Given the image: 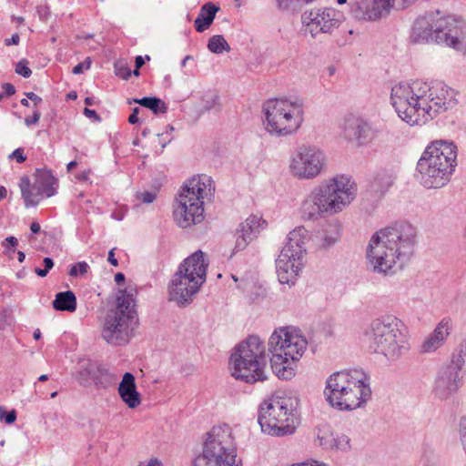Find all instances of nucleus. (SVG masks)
<instances>
[{
  "label": "nucleus",
  "mask_w": 466,
  "mask_h": 466,
  "mask_svg": "<svg viewBox=\"0 0 466 466\" xmlns=\"http://www.w3.org/2000/svg\"><path fill=\"white\" fill-rule=\"evenodd\" d=\"M35 392L36 395H38L40 398H46L47 391L44 390V388H41V386L37 383H35Z\"/></svg>",
  "instance_id": "54"
},
{
  "label": "nucleus",
  "mask_w": 466,
  "mask_h": 466,
  "mask_svg": "<svg viewBox=\"0 0 466 466\" xmlns=\"http://www.w3.org/2000/svg\"><path fill=\"white\" fill-rule=\"evenodd\" d=\"M137 103L150 109L155 115L167 112V104L157 96H144L142 98H133L128 100V104Z\"/></svg>",
  "instance_id": "30"
},
{
  "label": "nucleus",
  "mask_w": 466,
  "mask_h": 466,
  "mask_svg": "<svg viewBox=\"0 0 466 466\" xmlns=\"http://www.w3.org/2000/svg\"><path fill=\"white\" fill-rule=\"evenodd\" d=\"M309 240V231L304 227H299L288 235V241L276 259L277 274L281 284H295L299 272L304 267Z\"/></svg>",
  "instance_id": "15"
},
{
  "label": "nucleus",
  "mask_w": 466,
  "mask_h": 466,
  "mask_svg": "<svg viewBox=\"0 0 466 466\" xmlns=\"http://www.w3.org/2000/svg\"><path fill=\"white\" fill-rule=\"evenodd\" d=\"M463 374L449 368L447 366L442 367L435 381V392L441 398L445 399L451 394L456 392L461 383Z\"/></svg>",
  "instance_id": "23"
},
{
  "label": "nucleus",
  "mask_w": 466,
  "mask_h": 466,
  "mask_svg": "<svg viewBox=\"0 0 466 466\" xmlns=\"http://www.w3.org/2000/svg\"><path fill=\"white\" fill-rule=\"evenodd\" d=\"M125 279H126V277H125V274L122 273V272H117L116 275H115V281L116 284L118 285H121L125 282Z\"/></svg>",
  "instance_id": "60"
},
{
  "label": "nucleus",
  "mask_w": 466,
  "mask_h": 466,
  "mask_svg": "<svg viewBox=\"0 0 466 466\" xmlns=\"http://www.w3.org/2000/svg\"><path fill=\"white\" fill-rule=\"evenodd\" d=\"M299 400L292 397H274L264 400L258 408V422L261 431L272 436L292 434L299 422Z\"/></svg>",
  "instance_id": "12"
},
{
  "label": "nucleus",
  "mask_w": 466,
  "mask_h": 466,
  "mask_svg": "<svg viewBox=\"0 0 466 466\" xmlns=\"http://www.w3.org/2000/svg\"><path fill=\"white\" fill-rule=\"evenodd\" d=\"M459 426H460L459 431H460L461 441V443H464V442H466V415L461 417Z\"/></svg>",
  "instance_id": "49"
},
{
  "label": "nucleus",
  "mask_w": 466,
  "mask_h": 466,
  "mask_svg": "<svg viewBox=\"0 0 466 466\" xmlns=\"http://www.w3.org/2000/svg\"><path fill=\"white\" fill-rule=\"evenodd\" d=\"M204 257L201 250H197L179 264L172 277L168 286V299L180 308L190 304L192 297L206 282L208 263Z\"/></svg>",
  "instance_id": "8"
},
{
  "label": "nucleus",
  "mask_w": 466,
  "mask_h": 466,
  "mask_svg": "<svg viewBox=\"0 0 466 466\" xmlns=\"http://www.w3.org/2000/svg\"><path fill=\"white\" fill-rule=\"evenodd\" d=\"M260 218L251 215L244 222L238 225L236 231L235 252L244 250L247 246L257 238L258 232Z\"/></svg>",
  "instance_id": "24"
},
{
  "label": "nucleus",
  "mask_w": 466,
  "mask_h": 466,
  "mask_svg": "<svg viewBox=\"0 0 466 466\" xmlns=\"http://www.w3.org/2000/svg\"><path fill=\"white\" fill-rule=\"evenodd\" d=\"M392 185L391 177L386 172L378 173L370 183L371 191L383 194Z\"/></svg>",
  "instance_id": "32"
},
{
  "label": "nucleus",
  "mask_w": 466,
  "mask_h": 466,
  "mask_svg": "<svg viewBox=\"0 0 466 466\" xmlns=\"http://www.w3.org/2000/svg\"><path fill=\"white\" fill-rule=\"evenodd\" d=\"M116 75L122 79H128L131 76V70L124 65H115Z\"/></svg>",
  "instance_id": "43"
},
{
  "label": "nucleus",
  "mask_w": 466,
  "mask_h": 466,
  "mask_svg": "<svg viewBox=\"0 0 466 466\" xmlns=\"http://www.w3.org/2000/svg\"><path fill=\"white\" fill-rule=\"evenodd\" d=\"M208 48L211 53L222 54L230 51V46L223 35H215L208 39Z\"/></svg>",
  "instance_id": "36"
},
{
  "label": "nucleus",
  "mask_w": 466,
  "mask_h": 466,
  "mask_svg": "<svg viewBox=\"0 0 466 466\" xmlns=\"http://www.w3.org/2000/svg\"><path fill=\"white\" fill-rule=\"evenodd\" d=\"M46 236L47 233L45 230H41V227L38 222H31V248L43 250V242Z\"/></svg>",
  "instance_id": "34"
},
{
  "label": "nucleus",
  "mask_w": 466,
  "mask_h": 466,
  "mask_svg": "<svg viewBox=\"0 0 466 466\" xmlns=\"http://www.w3.org/2000/svg\"><path fill=\"white\" fill-rule=\"evenodd\" d=\"M325 155L315 147H299L290 164V169L299 178L310 179L319 176L325 165Z\"/></svg>",
  "instance_id": "18"
},
{
  "label": "nucleus",
  "mask_w": 466,
  "mask_h": 466,
  "mask_svg": "<svg viewBox=\"0 0 466 466\" xmlns=\"http://www.w3.org/2000/svg\"><path fill=\"white\" fill-rule=\"evenodd\" d=\"M319 241V245L322 248H329L333 246L339 238V229L336 225H328L325 231L317 237Z\"/></svg>",
  "instance_id": "31"
},
{
  "label": "nucleus",
  "mask_w": 466,
  "mask_h": 466,
  "mask_svg": "<svg viewBox=\"0 0 466 466\" xmlns=\"http://www.w3.org/2000/svg\"><path fill=\"white\" fill-rule=\"evenodd\" d=\"M115 248L110 249L109 252H108V258H107V260L110 264H112L113 266L116 267L118 265V261L117 259L115 257Z\"/></svg>",
  "instance_id": "56"
},
{
  "label": "nucleus",
  "mask_w": 466,
  "mask_h": 466,
  "mask_svg": "<svg viewBox=\"0 0 466 466\" xmlns=\"http://www.w3.org/2000/svg\"><path fill=\"white\" fill-rule=\"evenodd\" d=\"M41 116V112L38 109H35L31 116V125L36 124Z\"/></svg>",
  "instance_id": "59"
},
{
  "label": "nucleus",
  "mask_w": 466,
  "mask_h": 466,
  "mask_svg": "<svg viewBox=\"0 0 466 466\" xmlns=\"http://www.w3.org/2000/svg\"><path fill=\"white\" fill-rule=\"evenodd\" d=\"M27 60L22 59L16 66L15 72L24 77H29V67Z\"/></svg>",
  "instance_id": "46"
},
{
  "label": "nucleus",
  "mask_w": 466,
  "mask_h": 466,
  "mask_svg": "<svg viewBox=\"0 0 466 466\" xmlns=\"http://www.w3.org/2000/svg\"><path fill=\"white\" fill-rule=\"evenodd\" d=\"M44 268L49 271L54 267V261L51 258H45L43 260Z\"/></svg>",
  "instance_id": "58"
},
{
  "label": "nucleus",
  "mask_w": 466,
  "mask_h": 466,
  "mask_svg": "<svg viewBox=\"0 0 466 466\" xmlns=\"http://www.w3.org/2000/svg\"><path fill=\"white\" fill-rule=\"evenodd\" d=\"M58 179L46 168H36L35 182L31 184V206H36L43 198L57 193Z\"/></svg>",
  "instance_id": "21"
},
{
  "label": "nucleus",
  "mask_w": 466,
  "mask_h": 466,
  "mask_svg": "<svg viewBox=\"0 0 466 466\" xmlns=\"http://www.w3.org/2000/svg\"><path fill=\"white\" fill-rule=\"evenodd\" d=\"M334 442L333 450L349 451L351 449L350 439L345 434L335 435Z\"/></svg>",
  "instance_id": "37"
},
{
  "label": "nucleus",
  "mask_w": 466,
  "mask_h": 466,
  "mask_svg": "<svg viewBox=\"0 0 466 466\" xmlns=\"http://www.w3.org/2000/svg\"><path fill=\"white\" fill-rule=\"evenodd\" d=\"M231 375L253 384L267 380L265 346L258 336L250 335L235 349L229 359Z\"/></svg>",
  "instance_id": "11"
},
{
  "label": "nucleus",
  "mask_w": 466,
  "mask_h": 466,
  "mask_svg": "<svg viewBox=\"0 0 466 466\" xmlns=\"http://www.w3.org/2000/svg\"><path fill=\"white\" fill-rule=\"evenodd\" d=\"M295 0H277L280 9H288Z\"/></svg>",
  "instance_id": "57"
},
{
  "label": "nucleus",
  "mask_w": 466,
  "mask_h": 466,
  "mask_svg": "<svg viewBox=\"0 0 466 466\" xmlns=\"http://www.w3.org/2000/svg\"><path fill=\"white\" fill-rule=\"evenodd\" d=\"M31 102L34 103L35 106H37L38 104L42 102V98L35 95V93L31 92Z\"/></svg>",
  "instance_id": "61"
},
{
  "label": "nucleus",
  "mask_w": 466,
  "mask_h": 466,
  "mask_svg": "<svg viewBox=\"0 0 466 466\" xmlns=\"http://www.w3.org/2000/svg\"><path fill=\"white\" fill-rule=\"evenodd\" d=\"M335 434L328 425H324L318 430L317 440L319 445L326 450H333Z\"/></svg>",
  "instance_id": "35"
},
{
  "label": "nucleus",
  "mask_w": 466,
  "mask_h": 466,
  "mask_svg": "<svg viewBox=\"0 0 466 466\" xmlns=\"http://www.w3.org/2000/svg\"><path fill=\"white\" fill-rule=\"evenodd\" d=\"M117 391L122 401L130 409L141 404V395L137 390L136 378L131 372L124 373Z\"/></svg>",
  "instance_id": "25"
},
{
  "label": "nucleus",
  "mask_w": 466,
  "mask_h": 466,
  "mask_svg": "<svg viewBox=\"0 0 466 466\" xmlns=\"http://www.w3.org/2000/svg\"><path fill=\"white\" fill-rule=\"evenodd\" d=\"M84 115L88 118H93L95 121H101L100 116L94 109L85 107L83 111Z\"/></svg>",
  "instance_id": "51"
},
{
  "label": "nucleus",
  "mask_w": 466,
  "mask_h": 466,
  "mask_svg": "<svg viewBox=\"0 0 466 466\" xmlns=\"http://www.w3.org/2000/svg\"><path fill=\"white\" fill-rule=\"evenodd\" d=\"M77 380L81 385L86 386L91 381L96 388L107 389L114 384L116 377L108 368L97 361H88L77 372Z\"/></svg>",
  "instance_id": "20"
},
{
  "label": "nucleus",
  "mask_w": 466,
  "mask_h": 466,
  "mask_svg": "<svg viewBox=\"0 0 466 466\" xmlns=\"http://www.w3.org/2000/svg\"><path fill=\"white\" fill-rule=\"evenodd\" d=\"M52 306L57 311L75 312L77 307L76 297L72 290L58 292Z\"/></svg>",
  "instance_id": "29"
},
{
  "label": "nucleus",
  "mask_w": 466,
  "mask_h": 466,
  "mask_svg": "<svg viewBox=\"0 0 466 466\" xmlns=\"http://www.w3.org/2000/svg\"><path fill=\"white\" fill-rule=\"evenodd\" d=\"M136 299L127 289H119L116 296V306L106 316L102 337L114 345H124L134 335L138 326Z\"/></svg>",
  "instance_id": "9"
},
{
  "label": "nucleus",
  "mask_w": 466,
  "mask_h": 466,
  "mask_svg": "<svg viewBox=\"0 0 466 466\" xmlns=\"http://www.w3.org/2000/svg\"><path fill=\"white\" fill-rule=\"evenodd\" d=\"M378 135V130L366 119L350 116L345 119L343 136L349 142L356 143L358 147L370 144Z\"/></svg>",
  "instance_id": "19"
},
{
  "label": "nucleus",
  "mask_w": 466,
  "mask_h": 466,
  "mask_svg": "<svg viewBox=\"0 0 466 466\" xmlns=\"http://www.w3.org/2000/svg\"><path fill=\"white\" fill-rule=\"evenodd\" d=\"M19 35L18 34H14L11 38H6L5 40V44L6 46H11V45H17L19 43Z\"/></svg>",
  "instance_id": "55"
},
{
  "label": "nucleus",
  "mask_w": 466,
  "mask_h": 466,
  "mask_svg": "<svg viewBox=\"0 0 466 466\" xmlns=\"http://www.w3.org/2000/svg\"><path fill=\"white\" fill-rule=\"evenodd\" d=\"M16 420L15 410H6L4 406H0V420H4L6 424H12Z\"/></svg>",
  "instance_id": "40"
},
{
  "label": "nucleus",
  "mask_w": 466,
  "mask_h": 466,
  "mask_svg": "<svg viewBox=\"0 0 466 466\" xmlns=\"http://www.w3.org/2000/svg\"><path fill=\"white\" fill-rule=\"evenodd\" d=\"M17 243V238L13 236L7 237L5 238V248L8 251H15Z\"/></svg>",
  "instance_id": "50"
},
{
  "label": "nucleus",
  "mask_w": 466,
  "mask_h": 466,
  "mask_svg": "<svg viewBox=\"0 0 466 466\" xmlns=\"http://www.w3.org/2000/svg\"><path fill=\"white\" fill-rule=\"evenodd\" d=\"M193 466H242L237 459V447L228 425L214 426L204 442L202 453L193 461Z\"/></svg>",
  "instance_id": "14"
},
{
  "label": "nucleus",
  "mask_w": 466,
  "mask_h": 466,
  "mask_svg": "<svg viewBox=\"0 0 466 466\" xmlns=\"http://www.w3.org/2000/svg\"><path fill=\"white\" fill-rule=\"evenodd\" d=\"M324 394L327 401L339 410H352L371 395L368 376L360 370L338 371L327 380Z\"/></svg>",
  "instance_id": "6"
},
{
  "label": "nucleus",
  "mask_w": 466,
  "mask_h": 466,
  "mask_svg": "<svg viewBox=\"0 0 466 466\" xmlns=\"http://www.w3.org/2000/svg\"><path fill=\"white\" fill-rule=\"evenodd\" d=\"M306 339L280 328L275 330L268 339V351L273 373L280 380H289L295 375L294 363L299 360L307 348Z\"/></svg>",
  "instance_id": "10"
},
{
  "label": "nucleus",
  "mask_w": 466,
  "mask_h": 466,
  "mask_svg": "<svg viewBox=\"0 0 466 466\" xmlns=\"http://www.w3.org/2000/svg\"><path fill=\"white\" fill-rule=\"evenodd\" d=\"M458 148L453 141L431 142L418 160L417 177L426 188H441L448 184L457 166Z\"/></svg>",
  "instance_id": "3"
},
{
  "label": "nucleus",
  "mask_w": 466,
  "mask_h": 466,
  "mask_svg": "<svg viewBox=\"0 0 466 466\" xmlns=\"http://www.w3.org/2000/svg\"><path fill=\"white\" fill-rule=\"evenodd\" d=\"M202 101L204 109L206 111H210L218 105V96L214 92H208L206 95H204Z\"/></svg>",
  "instance_id": "38"
},
{
  "label": "nucleus",
  "mask_w": 466,
  "mask_h": 466,
  "mask_svg": "<svg viewBox=\"0 0 466 466\" xmlns=\"http://www.w3.org/2000/svg\"><path fill=\"white\" fill-rule=\"evenodd\" d=\"M215 190L213 180L207 175L193 177L184 184L176 198L173 218L182 228L201 223L204 218V198Z\"/></svg>",
  "instance_id": "7"
},
{
  "label": "nucleus",
  "mask_w": 466,
  "mask_h": 466,
  "mask_svg": "<svg viewBox=\"0 0 466 466\" xmlns=\"http://www.w3.org/2000/svg\"><path fill=\"white\" fill-rule=\"evenodd\" d=\"M157 198V193L153 191L137 192V198L144 204L152 203Z\"/></svg>",
  "instance_id": "42"
},
{
  "label": "nucleus",
  "mask_w": 466,
  "mask_h": 466,
  "mask_svg": "<svg viewBox=\"0 0 466 466\" xmlns=\"http://www.w3.org/2000/svg\"><path fill=\"white\" fill-rule=\"evenodd\" d=\"M78 180L86 181L89 177V171H84L76 176Z\"/></svg>",
  "instance_id": "63"
},
{
  "label": "nucleus",
  "mask_w": 466,
  "mask_h": 466,
  "mask_svg": "<svg viewBox=\"0 0 466 466\" xmlns=\"http://www.w3.org/2000/svg\"><path fill=\"white\" fill-rule=\"evenodd\" d=\"M77 98V93L74 90L66 94V100H76Z\"/></svg>",
  "instance_id": "64"
},
{
  "label": "nucleus",
  "mask_w": 466,
  "mask_h": 466,
  "mask_svg": "<svg viewBox=\"0 0 466 466\" xmlns=\"http://www.w3.org/2000/svg\"><path fill=\"white\" fill-rule=\"evenodd\" d=\"M10 157L15 158L17 163H23L26 160V156L24 154V149L21 147L14 150Z\"/></svg>",
  "instance_id": "47"
},
{
  "label": "nucleus",
  "mask_w": 466,
  "mask_h": 466,
  "mask_svg": "<svg viewBox=\"0 0 466 466\" xmlns=\"http://www.w3.org/2000/svg\"><path fill=\"white\" fill-rule=\"evenodd\" d=\"M139 107H134L132 110V113L128 116V122L131 125H135L138 122V114H139Z\"/></svg>",
  "instance_id": "52"
},
{
  "label": "nucleus",
  "mask_w": 466,
  "mask_h": 466,
  "mask_svg": "<svg viewBox=\"0 0 466 466\" xmlns=\"http://www.w3.org/2000/svg\"><path fill=\"white\" fill-rule=\"evenodd\" d=\"M396 0H360L352 7V13L358 19L377 20L389 14Z\"/></svg>",
  "instance_id": "22"
},
{
  "label": "nucleus",
  "mask_w": 466,
  "mask_h": 466,
  "mask_svg": "<svg viewBox=\"0 0 466 466\" xmlns=\"http://www.w3.org/2000/svg\"><path fill=\"white\" fill-rule=\"evenodd\" d=\"M440 11L417 18L412 27L413 43H434L461 51L466 48V22L452 15L437 18Z\"/></svg>",
  "instance_id": "4"
},
{
  "label": "nucleus",
  "mask_w": 466,
  "mask_h": 466,
  "mask_svg": "<svg viewBox=\"0 0 466 466\" xmlns=\"http://www.w3.org/2000/svg\"><path fill=\"white\" fill-rule=\"evenodd\" d=\"M21 189L22 198L24 199L26 208L29 207V177L25 175L21 177L19 184Z\"/></svg>",
  "instance_id": "39"
},
{
  "label": "nucleus",
  "mask_w": 466,
  "mask_h": 466,
  "mask_svg": "<svg viewBox=\"0 0 466 466\" xmlns=\"http://www.w3.org/2000/svg\"><path fill=\"white\" fill-rule=\"evenodd\" d=\"M321 201L315 195L310 193L301 205V216L304 219L314 220L317 219L324 213V206L320 204Z\"/></svg>",
  "instance_id": "28"
},
{
  "label": "nucleus",
  "mask_w": 466,
  "mask_h": 466,
  "mask_svg": "<svg viewBox=\"0 0 466 466\" xmlns=\"http://www.w3.org/2000/svg\"><path fill=\"white\" fill-rule=\"evenodd\" d=\"M35 272L41 278L46 277L49 271H47L46 268H35Z\"/></svg>",
  "instance_id": "62"
},
{
  "label": "nucleus",
  "mask_w": 466,
  "mask_h": 466,
  "mask_svg": "<svg viewBox=\"0 0 466 466\" xmlns=\"http://www.w3.org/2000/svg\"><path fill=\"white\" fill-rule=\"evenodd\" d=\"M262 109L266 130L277 136L294 134L304 122V105L297 98L268 99Z\"/></svg>",
  "instance_id": "13"
},
{
  "label": "nucleus",
  "mask_w": 466,
  "mask_h": 466,
  "mask_svg": "<svg viewBox=\"0 0 466 466\" xmlns=\"http://www.w3.org/2000/svg\"><path fill=\"white\" fill-rule=\"evenodd\" d=\"M218 10L219 7L211 2L203 5L194 22L196 31L202 33L209 28Z\"/></svg>",
  "instance_id": "27"
},
{
  "label": "nucleus",
  "mask_w": 466,
  "mask_h": 466,
  "mask_svg": "<svg viewBox=\"0 0 466 466\" xmlns=\"http://www.w3.org/2000/svg\"><path fill=\"white\" fill-rule=\"evenodd\" d=\"M363 334L370 350L390 361L398 360L409 350L407 328L393 315L374 319Z\"/></svg>",
  "instance_id": "5"
},
{
  "label": "nucleus",
  "mask_w": 466,
  "mask_h": 466,
  "mask_svg": "<svg viewBox=\"0 0 466 466\" xmlns=\"http://www.w3.org/2000/svg\"><path fill=\"white\" fill-rule=\"evenodd\" d=\"M416 238V228L406 221L376 231L367 247L368 267L383 275L402 269L413 256Z\"/></svg>",
  "instance_id": "2"
},
{
  "label": "nucleus",
  "mask_w": 466,
  "mask_h": 466,
  "mask_svg": "<svg viewBox=\"0 0 466 466\" xmlns=\"http://www.w3.org/2000/svg\"><path fill=\"white\" fill-rule=\"evenodd\" d=\"M145 59L150 60V56L147 55L144 58L142 56H137L135 58V66L141 68L145 64Z\"/></svg>",
  "instance_id": "53"
},
{
  "label": "nucleus",
  "mask_w": 466,
  "mask_h": 466,
  "mask_svg": "<svg viewBox=\"0 0 466 466\" xmlns=\"http://www.w3.org/2000/svg\"><path fill=\"white\" fill-rule=\"evenodd\" d=\"M451 323L443 319L421 344V352L432 353L441 348L451 333Z\"/></svg>",
  "instance_id": "26"
},
{
  "label": "nucleus",
  "mask_w": 466,
  "mask_h": 466,
  "mask_svg": "<svg viewBox=\"0 0 466 466\" xmlns=\"http://www.w3.org/2000/svg\"><path fill=\"white\" fill-rule=\"evenodd\" d=\"M466 360V341L461 343L451 355V364L447 365L449 368H453L454 370L463 374L462 367Z\"/></svg>",
  "instance_id": "33"
},
{
  "label": "nucleus",
  "mask_w": 466,
  "mask_h": 466,
  "mask_svg": "<svg viewBox=\"0 0 466 466\" xmlns=\"http://www.w3.org/2000/svg\"><path fill=\"white\" fill-rule=\"evenodd\" d=\"M343 15L331 7L312 8L305 10L301 15V22L305 32L315 38L321 34H332L339 27Z\"/></svg>",
  "instance_id": "17"
},
{
  "label": "nucleus",
  "mask_w": 466,
  "mask_h": 466,
  "mask_svg": "<svg viewBox=\"0 0 466 466\" xmlns=\"http://www.w3.org/2000/svg\"><path fill=\"white\" fill-rule=\"evenodd\" d=\"M457 92L442 81L400 83L391 88L390 101L399 117L410 126L426 123L453 108Z\"/></svg>",
  "instance_id": "1"
},
{
  "label": "nucleus",
  "mask_w": 466,
  "mask_h": 466,
  "mask_svg": "<svg viewBox=\"0 0 466 466\" xmlns=\"http://www.w3.org/2000/svg\"><path fill=\"white\" fill-rule=\"evenodd\" d=\"M88 268H89V266L86 262H85V261L77 262V263L72 265V267L69 270V275L71 277L84 275L85 273L87 272Z\"/></svg>",
  "instance_id": "41"
},
{
  "label": "nucleus",
  "mask_w": 466,
  "mask_h": 466,
  "mask_svg": "<svg viewBox=\"0 0 466 466\" xmlns=\"http://www.w3.org/2000/svg\"><path fill=\"white\" fill-rule=\"evenodd\" d=\"M91 66V60L89 57H86L84 62L78 63L76 66H75L72 69V73L75 75H80L85 70H87L90 68Z\"/></svg>",
  "instance_id": "44"
},
{
  "label": "nucleus",
  "mask_w": 466,
  "mask_h": 466,
  "mask_svg": "<svg viewBox=\"0 0 466 466\" xmlns=\"http://www.w3.org/2000/svg\"><path fill=\"white\" fill-rule=\"evenodd\" d=\"M321 201L327 213H337L350 203L354 198L350 177L337 176L329 183L321 184L311 192Z\"/></svg>",
  "instance_id": "16"
},
{
  "label": "nucleus",
  "mask_w": 466,
  "mask_h": 466,
  "mask_svg": "<svg viewBox=\"0 0 466 466\" xmlns=\"http://www.w3.org/2000/svg\"><path fill=\"white\" fill-rule=\"evenodd\" d=\"M36 15L40 21L46 22L51 15V12L47 5H38L36 6Z\"/></svg>",
  "instance_id": "45"
},
{
  "label": "nucleus",
  "mask_w": 466,
  "mask_h": 466,
  "mask_svg": "<svg viewBox=\"0 0 466 466\" xmlns=\"http://www.w3.org/2000/svg\"><path fill=\"white\" fill-rule=\"evenodd\" d=\"M3 93H0V100H2L5 96H10L15 94V86L10 83H5L3 85Z\"/></svg>",
  "instance_id": "48"
}]
</instances>
